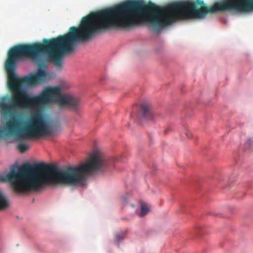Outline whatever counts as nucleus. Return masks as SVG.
Listing matches in <instances>:
<instances>
[{"label": "nucleus", "mask_w": 253, "mask_h": 253, "mask_svg": "<svg viewBox=\"0 0 253 253\" xmlns=\"http://www.w3.org/2000/svg\"><path fill=\"white\" fill-rule=\"evenodd\" d=\"M109 165L108 159L95 153L85 162L64 169L54 164L40 163L32 166L26 164L17 172L13 169L9 173L1 175L0 179L9 181L14 190L18 193L37 191L47 186L79 183L92 173L104 171Z\"/></svg>", "instance_id": "nucleus-2"}, {"label": "nucleus", "mask_w": 253, "mask_h": 253, "mask_svg": "<svg viewBox=\"0 0 253 253\" xmlns=\"http://www.w3.org/2000/svg\"><path fill=\"white\" fill-rule=\"evenodd\" d=\"M157 116V115L153 112L150 105L147 103H144L141 105L137 119L140 123L144 121L154 122Z\"/></svg>", "instance_id": "nucleus-4"}, {"label": "nucleus", "mask_w": 253, "mask_h": 253, "mask_svg": "<svg viewBox=\"0 0 253 253\" xmlns=\"http://www.w3.org/2000/svg\"><path fill=\"white\" fill-rule=\"evenodd\" d=\"M51 128L49 124L40 114L33 115L25 124L23 121L13 115L7 120L0 131L5 136L29 138L49 135Z\"/></svg>", "instance_id": "nucleus-3"}, {"label": "nucleus", "mask_w": 253, "mask_h": 253, "mask_svg": "<svg viewBox=\"0 0 253 253\" xmlns=\"http://www.w3.org/2000/svg\"><path fill=\"white\" fill-rule=\"evenodd\" d=\"M149 211V208L145 204H142L141 206V211L138 214L140 217H143Z\"/></svg>", "instance_id": "nucleus-6"}, {"label": "nucleus", "mask_w": 253, "mask_h": 253, "mask_svg": "<svg viewBox=\"0 0 253 253\" xmlns=\"http://www.w3.org/2000/svg\"><path fill=\"white\" fill-rule=\"evenodd\" d=\"M246 144L250 148H252L253 147V139H249L247 143H246Z\"/></svg>", "instance_id": "nucleus-9"}, {"label": "nucleus", "mask_w": 253, "mask_h": 253, "mask_svg": "<svg viewBox=\"0 0 253 253\" xmlns=\"http://www.w3.org/2000/svg\"><path fill=\"white\" fill-rule=\"evenodd\" d=\"M18 148L21 152L23 153L28 150V146L24 143H19L18 144Z\"/></svg>", "instance_id": "nucleus-8"}, {"label": "nucleus", "mask_w": 253, "mask_h": 253, "mask_svg": "<svg viewBox=\"0 0 253 253\" xmlns=\"http://www.w3.org/2000/svg\"><path fill=\"white\" fill-rule=\"evenodd\" d=\"M184 135L188 139L191 138L192 136L191 132H190L186 127L183 128V130L181 134L182 137H184Z\"/></svg>", "instance_id": "nucleus-7"}, {"label": "nucleus", "mask_w": 253, "mask_h": 253, "mask_svg": "<svg viewBox=\"0 0 253 253\" xmlns=\"http://www.w3.org/2000/svg\"><path fill=\"white\" fill-rule=\"evenodd\" d=\"M124 238V235L123 234H117L116 235V238L118 241L123 239Z\"/></svg>", "instance_id": "nucleus-10"}, {"label": "nucleus", "mask_w": 253, "mask_h": 253, "mask_svg": "<svg viewBox=\"0 0 253 253\" xmlns=\"http://www.w3.org/2000/svg\"><path fill=\"white\" fill-rule=\"evenodd\" d=\"M8 206V201L4 195L0 192V209L6 208Z\"/></svg>", "instance_id": "nucleus-5"}, {"label": "nucleus", "mask_w": 253, "mask_h": 253, "mask_svg": "<svg viewBox=\"0 0 253 253\" xmlns=\"http://www.w3.org/2000/svg\"><path fill=\"white\" fill-rule=\"evenodd\" d=\"M90 39V13L83 18L79 27H71L66 34L44 39L42 42L19 44L11 47L5 62L7 85L11 96L9 103L0 100V108L3 113L8 115L13 111L51 102L56 104L59 109H68L79 113L82 106L81 99L72 93H61L59 86L45 87L37 96H31L28 93L26 87L46 80L47 74L44 70L39 69L36 73L22 78L16 75L15 70L18 62L22 58L39 61L46 53L56 67L60 68L64 55L72 52L78 43Z\"/></svg>", "instance_id": "nucleus-1"}, {"label": "nucleus", "mask_w": 253, "mask_h": 253, "mask_svg": "<svg viewBox=\"0 0 253 253\" xmlns=\"http://www.w3.org/2000/svg\"><path fill=\"white\" fill-rule=\"evenodd\" d=\"M122 201L123 203L125 204L127 201V198L126 196H123L122 198Z\"/></svg>", "instance_id": "nucleus-11"}]
</instances>
